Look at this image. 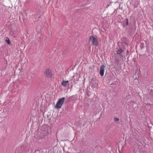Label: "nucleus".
Returning a JSON list of instances; mask_svg holds the SVG:
<instances>
[{"mask_svg":"<svg viewBox=\"0 0 153 153\" xmlns=\"http://www.w3.org/2000/svg\"><path fill=\"white\" fill-rule=\"evenodd\" d=\"M64 97H62L60 99L57 101L55 107L58 109L60 108L64 103Z\"/></svg>","mask_w":153,"mask_h":153,"instance_id":"obj_1","label":"nucleus"},{"mask_svg":"<svg viewBox=\"0 0 153 153\" xmlns=\"http://www.w3.org/2000/svg\"><path fill=\"white\" fill-rule=\"evenodd\" d=\"M89 40L94 45L97 46L98 45V42L97 39L94 36H90Z\"/></svg>","mask_w":153,"mask_h":153,"instance_id":"obj_2","label":"nucleus"},{"mask_svg":"<svg viewBox=\"0 0 153 153\" xmlns=\"http://www.w3.org/2000/svg\"><path fill=\"white\" fill-rule=\"evenodd\" d=\"M45 74L46 76L48 77H51L52 75L51 70L49 69H47L45 70Z\"/></svg>","mask_w":153,"mask_h":153,"instance_id":"obj_3","label":"nucleus"},{"mask_svg":"<svg viewBox=\"0 0 153 153\" xmlns=\"http://www.w3.org/2000/svg\"><path fill=\"white\" fill-rule=\"evenodd\" d=\"M105 68V66L103 65H102L100 67V74L101 76H103L104 75Z\"/></svg>","mask_w":153,"mask_h":153,"instance_id":"obj_4","label":"nucleus"},{"mask_svg":"<svg viewBox=\"0 0 153 153\" xmlns=\"http://www.w3.org/2000/svg\"><path fill=\"white\" fill-rule=\"evenodd\" d=\"M69 81H65L64 80L62 81V82L61 85H62L64 86L65 87H66L67 85L68 84Z\"/></svg>","mask_w":153,"mask_h":153,"instance_id":"obj_5","label":"nucleus"},{"mask_svg":"<svg viewBox=\"0 0 153 153\" xmlns=\"http://www.w3.org/2000/svg\"><path fill=\"white\" fill-rule=\"evenodd\" d=\"M123 51L121 49H118L116 51L117 52V54H120Z\"/></svg>","mask_w":153,"mask_h":153,"instance_id":"obj_6","label":"nucleus"},{"mask_svg":"<svg viewBox=\"0 0 153 153\" xmlns=\"http://www.w3.org/2000/svg\"><path fill=\"white\" fill-rule=\"evenodd\" d=\"M114 120L115 122H117L119 121V118L116 117H114Z\"/></svg>","mask_w":153,"mask_h":153,"instance_id":"obj_7","label":"nucleus"},{"mask_svg":"<svg viewBox=\"0 0 153 153\" xmlns=\"http://www.w3.org/2000/svg\"><path fill=\"white\" fill-rule=\"evenodd\" d=\"M5 42H6L7 44H10L11 42L9 40V39H6L5 40Z\"/></svg>","mask_w":153,"mask_h":153,"instance_id":"obj_8","label":"nucleus"},{"mask_svg":"<svg viewBox=\"0 0 153 153\" xmlns=\"http://www.w3.org/2000/svg\"><path fill=\"white\" fill-rule=\"evenodd\" d=\"M126 21H127V25H128V19H126Z\"/></svg>","mask_w":153,"mask_h":153,"instance_id":"obj_9","label":"nucleus"},{"mask_svg":"<svg viewBox=\"0 0 153 153\" xmlns=\"http://www.w3.org/2000/svg\"><path fill=\"white\" fill-rule=\"evenodd\" d=\"M42 137H40L39 138V139H41V140H42Z\"/></svg>","mask_w":153,"mask_h":153,"instance_id":"obj_10","label":"nucleus"},{"mask_svg":"<svg viewBox=\"0 0 153 153\" xmlns=\"http://www.w3.org/2000/svg\"><path fill=\"white\" fill-rule=\"evenodd\" d=\"M95 82L96 83H97V81H95Z\"/></svg>","mask_w":153,"mask_h":153,"instance_id":"obj_11","label":"nucleus"}]
</instances>
